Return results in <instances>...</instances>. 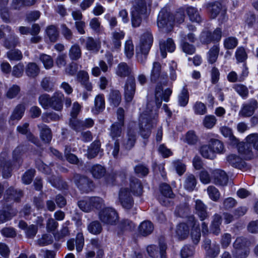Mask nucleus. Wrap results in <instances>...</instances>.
<instances>
[{"mask_svg":"<svg viewBox=\"0 0 258 258\" xmlns=\"http://www.w3.org/2000/svg\"><path fill=\"white\" fill-rule=\"evenodd\" d=\"M150 79L152 83L156 84L155 101L148 102L146 110L140 118V132L144 139L148 138L151 135V129L156 123V118L158 115L157 109L160 107L162 100L168 102L172 93V90L170 88L163 91V87L168 85V79L167 74L161 72V65L159 62L153 63Z\"/></svg>","mask_w":258,"mask_h":258,"instance_id":"obj_1","label":"nucleus"},{"mask_svg":"<svg viewBox=\"0 0 258 258\" xmlns=\"http://www.w3.org/2000/svg\"><path fill=\"white\" fill-rule=\"evenodd\" d=\"M146 11L145 0H134L132 11V23L134 27H139L142 22L141 15Z\"/></svg>","mask_w":258,"mask_h":258,"instance_id":"obj_2","label":"nucleus"},{"mask_svg":"<svg viewBox=\"0 0 258 258\" xmlns=\"http://www.w3.org/2000/svg\"><path fill=\"white\" fill-rule=\"evenodd\" d=\"M158 28L163 32L168 33L173 27L172 17L165 9H163L159 12L157 18Z\"/></svg>","mask_w":258,"mask_h":258,"instance_id":"obj_3","label":"nucleus"},{"mask_svg":"<svg viewBox=\"0 0 258 258\" xmlns=\"http://www.w3.org/2000/svg\"><path fill=\"white\" fill-rule=\"evenodd\" d=\"M99 219L105 225H116L119 219V216L115 209L107 207L101 210L98 213Z\"/></svg>","mask_w":258,"mask_h":258,"instance_id":"obj_4","label":"nucleus"},{"mask_svg":"<svg viewBox=\"0 0 258 258\" xmlns=\"http://www.w3.org/2000/svg\"><path fill=\"white\" fill-rule=\"evenodd\" d=\"M72 180L82 192L88 193L93 188L92 181L85 175L75 173Z\"/></svg>","mask_w":258,"mask_h":258,"instance_id":"obj_5","label":"nucleus"},{"mask_svg":"<svg viewBox=\"0 0 258 258\" xmlns=\"http://www.w3.org/2000/svg\"><path fill=\"white\" fill-rule=\"evenodd\" d=\"M167 245L163 238L159 240V247L155 245H151L147 247V251L149 256L152 258H157L160 255V258H167L166 251Z\"/></svg>","mask_w":258,"mask_h":258,"instance_id":"obj_6","label":"nucleus"},{"mask_svg":"<svg viewBox=\"0 0 258 258\" xmlns=\"http://www.w3.org/2000/svg\"><path fill=\"white\" fill-rule=\"evenodd\" d=\"M258 108V102L254 99H251L248 102L242 104L239 115L243 117L251 116Z\"/></svg>","mask_w":258,"mask_h":258,"instance_id":"obj_7","label":"nucleus"},{"mask_svg":"<svg viewBox=\"0 0 258 258\" xmlns=\"http://www.w3.org/2000/svg\"><path fill=\"white\" fill-rule=\"evenodd\" d=\"M0 169L4 178H7L11 176L12 164L8 160L7 152H3L0 155Z\"/></svg>","mask_w":258,"mask_h":258,"instance_id":"obj_8","label":"nucleus"},{"mask_svg":"<svg viewBox=\"0 0 258 258\" xmlns=\"http://www.w3.org/2000/svg\"><path fill=\"white\" fill-rule=\"evenodd\" d=\"M118 199L123 208L130 209L132 208L134 202L133 198L127 188H121L118 194Z\"/></svg>","mask_w":258,"mask_h":258,"instance_id":"obj_9","label":"nucleus"},{"mask_svg":"<svg viewBox=\"0 0 258 258\" xmlns=\"http://www.w3.org/2000/svg\"><path fill=\"white\" fill-rule=\"evenodd\" d=\"M153 41L152 34L147 31L142 36L140 41L139 51L143 54H148Z\"/></svg>","mask_w":258,"mask_h":258,"instance_id":"obj_10","label":"nucleus"},{"mask_svg":"<svg viewBox=\"0 0 258 258\" xmlns=\"http://www.w3.org/2000/svg\"><path fill=\"white\" fill-rule=\"evenodd\" d=\"M137 140V135L135 129L131 126H128L127 130L126 135L122 142V146L126 150H131L135 146Z\"/></svg>","mask_w":258,"mask_h":258,"instance_id":"obj_11","label":"nucleus"},{"mask_svg":"<svg viewBox=\"0 0 258 258\" xmlns=\"http://www.w3.org/2000/svg\"><path fill=\"white\" fill-rule=\"evenodd\" d=\"M136 91V82L134 77L127 78L124 85V96L127 102H131Z\"/></svg>","mask_w":258,"mask_h":258,"instance_id":"obj_12","label":"nucleus"},{"mask_svg":"<svg viewBox=\"0 0 258 258\" xmlns=\"http://www.w3.org/2000/svg\"><path fill=\"white\" fill-rule=\"evenodd\" d=\"M187 221L192 227L191 233L192 241L195 244H197L200 241L201 238L199 222L193 215L188 217Z\"/></svg>","mask_w":258,"mask_h":258,"instance_id":"obj_13","label":"nucleus"},{"mask_svg":"<svg viewBox=\"0 0 258 258\" xmlns=\"http://www.w3.org/2000/svg\"><path fill=\"white\" fill-rule=\"evenodd\" d=\"M205 7L212 19L216 18L220 13L223 15L225 14V10H223L221 4L217 2L207 3Z\"/></svg>","mask_w":258,"mask_h":258,"instance_id":"obj_14","label":"nucleus"},{"mask_svg":"<svg viewBox=\"0 0 258 258\" xmlns=\"http://www.w3.org/2000/svg\"><path fill=\"white\" fill-rule=\"evenodd\" d=\"M204 247L207 255L211 258H215L219 254L220 246L219 244L216 242L212 243L210 239H207L204 241Z\"/></svg>","mask_w":258,"mask_h":258,"instance_id":"obj_15","label":"nucleus"},{"mask_svg":"<svg viewBox=\"0 0 258 258\" xmlns=\"http://www.w3.org/2000/svg\"><path fill=\"white\" fill-rule=\"evenodd\" d=\"M132 73V68L124 62L119 63L115 69L116 75L121 78L134 77L131 75Z\"/></svg>","mask_w":258,"mask_h":258,"instance_id":"obj_16","label":"nucleus"},{"mask_svg":"<svg viewBox=\"0 0 258 258\" xmlns=\"http://www.w3.org/2000/svg\"><path fill=\"white\" fill-rule=\"evenodd\" d=\"M212 174L215 184L221 186L227 185L228 177L225 172L220 169H216L212 172Z\"/></svg>","mask_w":258,"mask_h":258,"instance_id":"obj_17","label":"nucleus"},{"mask_svg":"<svg viewBox=\"0 0 258 258\" xmlns=\"http://www.w3.org/2000/svg\"><path fill=\"white\" fill-rule=\"evenodd\" d=\"M195 214L203 221L209 217L207 206L200 200H196L195 205Z\"/></svg>","mask_w":258,"mask_h":258,"instance_id":"obj_18","label":"nucleus"},{"mask_svg":"<svg viewBox=\"0 0 258 258\" xmlns=\"http://www.w3.org/2000/svg\"><path fill=\"white\" fill-rule=\"evenodd\" d=\"M64 98L63 94L61 92H55L51 96L49 108L56 110L60 111L62 109V100Z\"/></svg>","mask_w":258,"mask_h":258,"instance_id":"obj_19","label":"nucleus"},{"mask_svg":"<svg viewBox=\"0 0 258 258\" xmlns=\"http://www.w3.org/2000/svg\"><path fill=\"white\" fill-rule=\"evenodd\" d=\"M111 35V49L112 51L118 50L121 47V40L124 38V33L122 31H115Z\"/></svg>","mask_w":258,"mask_h":258,"instance_id":"obj_20","label":"nucleus"},{"mask_svg":"<svg viewBox=\"0 0 258 258\" xmlns=\"http://www.w3.org/2000/svg\"><path fill=\"white\" fill-rule=\"evenodd\" d=\"M175 48V44L171 39H168L166 41H160V49L161 55L163 58L166 57V51L172 52Z\"/></svg>","mask_w":258,"mask_h":258,"instance_id":"obj_21","label":"nucleus"},{"mask_svg":"<svg viewBox=\"0 0 258 258\" xmlns=\"http://www.w3.org/2000/svg\"><path fill=\"white\" fill-rule=\"evenodd\" d=\"M124 126L123 122H115L110 126L109 130V136L113 140L118 139V138L121 136L122 127Z\"/></svg>","mask_w":258,"mask_h":258,"instance_id":"obj_22","label":"nucleus"},{"mask_svg":"<svg viewBox=\"0 0 258 258\" xmlns=\"http://www.w3.org/2000/svg\"><path fill=\"white\" fill-rule=\"evenodd\" d=\"M77 79L88 91L92 90V86L89 81V75L86 72L84 71H79L77 74Z\"/></svg>","mask_w":258,"mask_h":258,"instance_id":"obj_23","label":"nucleus"},{"mask_svg":"<svg viewBox=\"0 0 258 258\" xmlns=\"http://www.w3.org/2000/svg\"><path fill=\"white\" fill-rule=\"evenodd\" d=\"M81 41L85 43V47L89 51L97 52L100 48V42L92 37H88L86 39H83Z\"/></svg>","mask_w":258,"mask_h":258,"instance_id":"obj_24","label":"nucleus"},{"mask_svg":"<svg viewBox=\"0 0 258 258\" xmlns=\"http://www.w3.org/2000/svg\"><path fill=\"white\" fill-rule=\"evenodd\" d=\"M189 232V228L186 223H180L177 225L175 233L178 239H186L188 236Z\"/></svg>","mask_w":258,"mask_h":258,"instance_id":"obj_25","label":"nucleus"},{"mask_svg":"<svg viewBox=\"0 0 258 258\" xmlns=\"http://www.w3.org/2000/svg\"><path fill=\"white\" fill-rule=\"evenodd\" d=\"M139 233L143 236H147L152 233L154 230V225L149 221L142 222L138 228Z\"/></svg>","mask_w":258,"mask_h":258,"instance_id":"obj_26","label":"nucleus"},{"mask_svg":"<svg viewBox=\"0 0 258 258\" xmlns=\"http://www.w3.org/2000/svg\"><path fill=\"white\" fill-rule=\"evenodd\" d=\"M186 12L190 21L198 23L202 22V17L196 8L187 7L186 8Z\"/></svg>","mask_w":258,"mask_h":258,"instance_id":"obj_27","label":"nucleus"},{"mask_svg":"<svg viewBox=\"0 0 258 258\" xmlns=\"http://www.w3.org/2000/svg\"><path fill=\"white\" fill-rule=\"evenodd\" d=\"M40 130L41 139L46 143H48L51 140L52 135L50 129L46 125L41 123L38 125Z\"/></svg>","mask_w":258,"mask_h":258,"instance_id":"obj_28","label":"nucleus"},{"mask_svg":"<svg viewBox=\"0 0 258 258\" xmlns=\"http://www.w3.org/2000/svg\"><path fill=\"white\" fill-rule=\"evenodd\" d=\"M227 160L230 164L235 168L241 169L245 166V163L242 158L234 154L229 155Z\"/></svg>","mask_w":258,"mask_h":258,"instance_id":"obj_29","label":"nucleus"},{"mask_svg":"<svg viewBox=\"0 0 258 258\" xmlns=\"http://www.w3.org/2000/svg\"><path fill=\"white\" fill-rule=\"evenodd\" d=\"M222 222V217L218 214H215L213 217V220L210 226V229L212 232L218 235L221 232L220 225Z\"/></svg>","mask_w":258,"mask_h":258,"instance_id":"obj_30","label":"nucleus"},{"mask_svg":"<svg viewBox=\"0 0 258 258\" xmlns=\"http://www.w3.org/2000/svg\"><path fill=\"white\" fill-rule=\"evenodd\" d=\"M250 241L246 237L239 236L236 238L233 243V249H249Z\"/></svg>","mask_w":258,"mask_h":258,"instance_id":"obj_31","label":"nucleus"},{"mask_svg":"<svg viewBox=\"0 0 258 258\" xmlns=\"http://www.w3.org/2000/svg\"><path fill=\"white\" fill-rule=\"evenodd\" d=\"M130 188L131 191L135 195L140 196L142 194L143 187L140 181L135 177L130 179Z\"/></svg>","mask_w":258,"mask_h":258,"instance_id":"obj_32","label":"nucleus"},{"mask_svg":"<svg viewBox=\"0 0 258 258\" xmlns=\"http://www.w3.org/2000/svg\"><path fill=\"white\" fill-rule=\"evenodd\" d=\"M238 152L241 154L244 159L249 160L253 157L252 151L249 149L247 144H238Z\"/></svg>","mask_w":258,"mask_h":258,"instance_id":"obj_33","label":"nucleus"},{"mask_svg":"<svg viewBox=\"0 0 258 258\" xmlns=\"http://www.w3.org/2000/svg\"><path fill=\"white\" fill-rule=\"evenodd\" d=\"M48 180L51 185L55 187L60 189L68 188V184L67 183L62 181L58 176L54 175L50 176L48 177Z\"/></svg>","mask_w":258,"mask_h":258,"instance_id":"obj_34","label":"nucleus"},{"mask_svg":"<svg viewBox=\"0 0 258 258\" xmlns=\"http://www.w3.org/2000/svg\"><path fill=\"white\" fill-rule=\"evenodd\" d=\"M184 188L188 191H192L197 185V180L192 174H187L184 182Z\"/></svg>","mask_w":258,"mask_h":258,"instance_id":"obj_35","label":"nucleus"},{"mask_svg":"<svg viewBox=\"0 0 258 258\" xmlns=\"http://www.w3.org/2000/svg\"><path fill=\"white\" fill-rule=\"evenodd\" d=\"M40 72L39 66L35 62H29L26 68V74L29 77L35 78Z\"/></svg>","mask_w":258,"mask_h":258,"instance_id":"obj_36","label":"nucleus"},{"mask_svg":"<svg viewBox=\"0 0 258 258\" xmlns=\"http://www.w3.org/2000/svg\"><path fill=\"white\" fill-rule=\"evenodd\" d=\"M9 0L0 1V15L4 21L8 22L10 21V15L7 7Z\"/></svg>","mask_w":258,"mask_h":258,"instance_id":"obj_37","label":"nucleus"},{"mask_svg":"<svg viewBox=\"0 0 258 258\" xmlns=\"http://www.w3.org/2000/svg\"><path fill=\"white\" fill-rule=\"evenodd\" d=\"M117 227L121 232L132 231L135 229V225L130 220L122 219L119 222Z\"/></svg>","mask_w":258,"mask_h":258,"instance_id":"obj_38","label":"nucleus"},{"mask_svg":"<svg viewBox=\"0 0 258 258\" xmlns=\"http://www.w3.org/2000/svg\"><path fill=\"white\" fill-rule=\"evenodd\" d=\"M90 172L94 178L100 179L105 175L106 169L103 166L96 164L92 166Z\"/></svg>","mask_w":258,"mask_h":258,"instance_id":"obj_39","label":"nucleus"},{"mask_svg":"<svg viewBox=\"0 0 258 258\" xmlns=\"http://www.w3.org/2000/svg\"><path fill=\"white\" fill-rule=\"evenodd\" d=\"M100 149V143L99 141H95L89 147L87 152L88 158L92 159L95 157L99 153Z\"/></svg>","mask_w":258,"mask_h":258,"instance_id":"obj_40","label":"nucleus"},{"mask_svg":"<svg viewBox=\"0 0 258 258\" xmlns=\"http://www.w3.org/2000/svg\"><path fill=\"white\" fill-rule=\"evenodd\" d=\"M95 107L93 111L95 113H98L102 111L105 108V101L103 95H98L94 100Z\"/></svg>","mask_w":258,"mask_h":258,"instance_id":"obj_41","label":"nucleus"},{"mask_svg":"<svg viewBox=\"0 0 258 258\" xmlns=\"http://www.w3.org/2000/svg\"><path fill=\"white\" fill-rule=\"evenodd\" d=\"M108 100L111 105L116 107L119 105L121 100V96L118 90H111L109 95Z\"/></svg>","mask_w":258,"mask_h":258,"instance_id":"obj_42","label":"nucleus"},{"mask_svg":"<svg viewBox=\"0 0 258 258\" xmlns=\"http://www.w3.org/2000/svg\"><path fill=\"white\" fill-rule=\"evenodd\" d=\"M200 152L201 155L205 158L213 159L215 157V155L212 151L210 143L209 145L201 146Z\"/></svg>","mask_w":258,"mask_h":258,"instance_id":"obj_43","label":"nucleus"},{"mask_svg":"<svg viewBox=\"0 0 258 258\" xmlns=\"http://www.w3.org/2000/svg\"><path fill=\"white\" fill-rule=\"evenodd\" d=\"M25 110V108L24 105L21 104L17 105L11 115L10 119L12 120H20L22 117Z\"/></svg>","mask_w":258,"mask_h":258,"instance_id":"obj_44","label":"nucleus"},{"mask_svg":"<svg viewBox=\"0 0 258 258\" xmlns=\"http://www.w3.org/2000/svg\"><path fill=\"white\" fill-rule=\"evenodd\" d=\"M219 52V47L218 45H214L208 53V59L209 63L212 64L215 62Z\"/></svg>","mask_w":258,"mask_h":258,"instance_id":"obj_45","label":"nucleus"},{"mask_svg":"<svg viewBox=\"0 0 258 258\" xmlns=\"http://www.w3.org/2000/svg\"><path fill=\"white\" fill-rule=\"evenodd\" d=\"M39 58L43 64L45 69L49 70L53 67V60L51 56L42 53L40 54Z\"/></svg>","mask_w":258,"mask_h":258,"instance_id":"obj_46","label":"nucleus"},{"mask_svg":"<svg viewBox=\"0 0 258 258\" xmlns=\"http://www.w3.org/2000/svg\"><path fill=\"white\" fill-rule=\"evenodd\" d=\"M46 31L47 35L51 42H54L57 41L59 36V33L55 26H49L47 27Z\"/></svg>","mask_w":258,"mask_h":258,"instance_id":"obj_47","label":"nucleus"},{"mask_svg":"<svg viewBox=\"0 0 258 258\" xmlns=\"http://www.w3.org/2000/svg\"><path fill=\"white\" fill-rule=\"evenodd\" d=\"M18 43V37L15 35V34H12L10 38L5 39L4 45L7 48L10 49L15 47Z\"/></svg>","mask_w":258,"mask_h":258,"instance_id":"obj_48","label":"nucleus"},{"mask_svg":"<svg viewBox=\"0 0 258 258\" xmlns=\"http://www.w3.org/2000/svg\"><path fill=\"white\" fill-rule=\"evenodd\" d=\"M89 203L91 207V211L94 209H100L104 206V200L98 197H93L89 198Z\"/></svg>","mask_w":258,"mask_h":258,"instance_id":"obj_49","label":"nucleus"},{"mask_svg":"<svg viewBox=\"0 0 258 258\" xmlns=\"http://www.w3.org/2000/svg\"><path fill=\"white\" fill-rule=\"evenodd\" d=\"M88 230L89 232L97 235L100 234L102 230V227L98 221H94L90 223L88 226Z\"/></svg>","mask_w":258,"mask_h":258,"instance_id":"obj_50","label":"nucleus"},{"mask_svg":"<svg viewBox=\"0 0 258 258\" xmlns=\"http://www.w3.org/2000/svg\"><path fill=\"white\" fill-rule=\"evenodd\" d=\"M209 142L214 154L221 153L224 150V145L219 140L212 139Z\"/></svg>","mask_w":258,"mask_h":258,"instance_id":"obj_51","label":"nucleus"},{"mask_svg":"<svg viewBox=\"0 0 258 258\" xmlns=\"http://www.w3.org/2000/svg\"><path fill=\"white\" fill-rule=\"evenodd\" d=\"M124 52L127 58H131L134 54V46L131 40H126L124 45Z\"/></svg>","mask_w":258,"mask_h":258,"instance_id":"obj_52","label":"nucleus"},{"mask_svg":"<svg viewBox=\"0 0 258 258\" xmlns=\"http://www.w3.org/2000/svg\"><path fill=\"white\" fill-rule=\"evenodd\" d=\"M189 95L187 89L184 87L178 96V103L181 106H185L188 102Z\"/></svg>","mask_w":258,"mask_h":258,"instance_id":"obj_53","label":"nucleus"},{"mask_svg":"<svg viewBox=\"0 0 258 258\" xmlns=\"http://www.w3.org/2000/svg\"><path fill=\"white\" fill-rule=\"evenodd\" d=\"M81 50L78 45L72 46L69 50V56L72 60H77L81 56Z\"/></svg>","mask_w":258,"mask_h":258,"instance_id":"obj_54","label":"nucleus"},{"mask_svg":"<svg viewBox=\"0 0 258 258\" xmlns=\"http://www.w3.org/2000/svg\"><path fill=\"white\" fill-rule=\"evenodd\" d=\"M220 131L224 137L229 138L234 144H238V140L233 135L232 130L230 128L224 126L220 128Z\"/></svg>","mask_w":258,"mask_h":258,"instance_id":"obj_55","label":"nucleus"},{"mask_svg":"<svg viewBox=\"0 0 258 258\" xmlns=\"http://www.w3.org/2000/svg\"><path fill=\"white\" fill-rule=\"evenodd\" d=\"M51 97L47 94L41 95L38 98V101L42 107L45 109L49 108Z\"/></svg>","mask_w":258,"mask_h":258,"instance_id":"obj_56","label":"nucleus"},{"mask_svg":"<svg viewBox=\"0 0 258 258\" xmlns=\"http://www.w3.org/2000/svg\"><path fill=\"white\" fill-rule=\"evenodd\" d=\"M53 242V238L49 234H43L37 240V244L43 246L49 245Z\"/></svg>","mask_w":258,"mask_h":258,"instance_id":"obj_57","label":"nucleus"},{"mask_svg":"<svg viewBox=\"0 0 258 258\" xmlns=\"http://www.w3.org/2000/svg\"><path fill=\"white\" fill-rule=\"evenodd\" d=\"M7 195L10 196L9 198L16 201H18L23 196L22 191L15 190L13 187L9 188L6 191Z\"/></svg>","mask_w":258,"mask_h":258,"instance_id":"obj_58","label":"nucleus"},{"mask_svg":"<svg viewBox=\"0 0 258 258\" xmlns=\"http://www.w3.org/2000/svg\"><path fill=\"white\" fill-rule=\"evenodd\" d=\"M7 56L11 61H19L23 58L22 52L18 49L9 51L7 53Z\"/></svg>","mask_w":258,"mask_h":258,"instance_id":"obj_59","label":"nucleus"},{"mask_svg":"<svg viewBox=\"0 0 258 258\" xmlns=\"http://www.w3.org/2000/svg\"><path fill=\"white\" fill-rule=\"evenodd\" d=\"M36 0H13L12 7L13 9H20L23 5L31 6L33 5Z\"/></svg>","mask_w":258,"mask_h":258,"instance_id":"obj_60","label":"nucleus"},{"mask_svg":"<svg viewBox=\"0 0 258 258\" xmlns=\"http://www.w3.org/2000/svg\"><path fill=\"white\" fill-rule=\"evenodd\" d=\"M250 252L249 249H233L232 253L234 258H246Z\"/></svg>","mask_w":258,"mask_h":258,"instance_id":"obj_61","label":"nucleus"},{"mask_svg":"<svg viewBox=\"0 0 258 258\" xmlns=\"http://www.w3.org/2000/svg\"><path fill=\"white\" fill-rule=\"evenodd\" d=\"M207 192L210 198L213 201H217L220 197V194L218 189L215 186L211 185L207 188Z\"/></svg>","mask_w":258,"mask_h":258,"instance_id":"obj_62","label":"nucleus"},{"mask_svg":"<svg viewBox=\"0 0 258 258\" xmlns=\"http://www.w3.org/2000/svg\"><path fill=\"white\" fill-rule=\"evenodd\" d=\"M217 119L214 115H208L205 116L203 119L204 126L207 128H212L216 124Z\"/></svg>","mask_w":258,"mask_h":258,"instance_id":"obj_63","label":"nucleus"},{"mask_svg":"<svg viewBox=\"0 0 258 258\" xmlns=\"http://www.w3.org/2000/svg\"><path fill=\"white\" fill-rule=\"evenodd\" d=\"M233 88L236 92L243 98H246L248 96L249 91L246 86L242 84H236Z\"/></svg>","mask_w":258,"mask_h":258,"instance_id":"obj_64","label":"nucleus"}]
</instances>
